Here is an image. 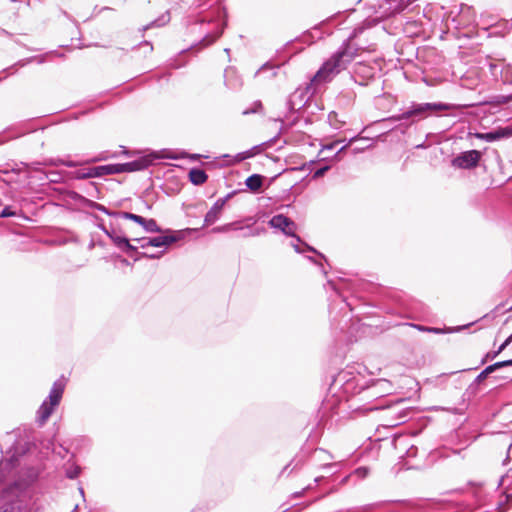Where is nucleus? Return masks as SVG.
Instances as JSON below:
<instances>
[{
  "label": "nucleus",
  "mask_w": 512,
  "mask_h": 512,
  "mask_svg": "<svg viewBox=\"0 0 512 512\" xmlns=\"http://www.w3.org/2000/svg\"><path fill=\"white\" fill-rule=\"evenodd\" d=\"M40 473L39 465H27L17 452L0 461V512H32Z\"/></svg>",
  "instance_id": "obj_1"
},
{
  "label": "nucleus",
  "mask_w": 512,
  "mask_h": 512,
  "mask_svg": "<svg viewBox=\"0 0 512 512\" xmlns=\"http://www.w3.org/2000/svg\"><path fill=\"white\" fill-rule=\"evenodd\" d=\"M176 156L173 155H156L154 153H149L146 155H141L137 159L126 162V163H117V164H106L100 165L96 167L89 168L86 172L78 171L75 174V179H89V178H99L105 175H113L120 173H130L135 171H143L154 164V161L157 159H176Z\"/></svg>",
  "instance_id": "obj_2"
},
{
  "label": "nucleus",
  "mask_w": 512,
  "mask_h": 512,
  "mask_svg": "<svg viewBox=\"0 0 512 512\" xmlns=\"http://www.w3.org/2000/svg\"><path fill=\"white\" fill-rule=\"evenodd\" d=\"M357 56V49L351 47L350 43H346L342 50L334 53L328 60H326L320 69L311 79V86H318L322 83L328 82L332 76L338 74L341 70L345 69Z\"/></svg>",
  "instance_id": "obj_3"
},
{
  "label": "nucleus",
  "mask_w": 512,
  "mask_h": 512,
  "mask_svg": "<svg viewBox=\"0 0 512 512\" xmlns=\"http://www.w3.org/2000/svg\"><path fill=\"white\" fill-rule=\"evenodd\" d=\"M66 387V380L61 377L54 381L48 397L42 402L37 411V422L43 425L53 414L55 408L60 404Z\"/></svg>",
  "instance_id": "obj_4"
},
{
  "label": "nucleus",
  "mask_w": 512,
  "mask_h": 512,
  "mask_svg": "<svg viewBox=\"0 0 512 512\" xmlns=\"http://www.w3.org/2000/svg\"><path fill=\"white\" fill-rule=\"evenodd\" d=\"M405 402H406L405 399L400 398V399H397V401H395L389 405H386V406L374 405V406L369 407L368 410L374 411V410L386 409L389 416L393 420L391 422L390 426H397L399 424H402V423H405L406 421H408L412 417V414L414 413V411L411 407L403 406V404Z\"/></svg>",
  "instance_id": "obj_5"
},
{
  "label": "nucleus",
  "mask_w": 512,
  "mask_h": 512,
  "mask_svg": "<svg viewBox=\"0 0 512 512\" xmlns=\"http://www.w3.org/2000/svg\"><path fill=\"white\" fill-rule=\"evenodd\" d=\"M447 109H449V106L443 103L415 104L411 107V110L403 114V118L417 117L418 119H424Z\"/></svg>",
  "instance_id": "obj_6"
},
{
  "label": "nucleus",
  "mask_w": 512,
  "mask_h": 512,
  "mask_svg": "<svg viewBox=\"0 0 512 512\" xmlns=\"http://www.w3.org/2000/svg\"><path fill=\"white\" fill-rule=\"evenodd\" d=\"M482 153L472 149L456 155L451 160V166L457 169L470 170L478 166Z\"/></svg>",
  "instance_id": "obj_7"
},
{
  "label": "nucleus",
  "mask_w": 512,
  "mask_h": 512,
  "mask_svg": "<svg viewBox=\"0 0 512 512\" xmlns=\"http://www.w3.org/2000/svg\"><path fill=\"white\" fill-rule=\"evenodd\" d=\"M285 143H286V140H282L280 136H275L265 142H262L258 145L253 146L252 148H250L246 151L238 153L235 156V159H236V161L240 162L245 159L252 158L257 154H260L267 148L276 147V150H278V149L282 148Z\"/></svg>",
  "instance_id": "obj_8"
},
{
  "label": "nucleus",
  "mask_w": 512,
  "mask_h": 512,
  "mask_svg": "<svg viewBox=\"0 0 512 512\" xmlns=\"http://www.w3.org/2000/svg\"><path fill=\"white\" fill-rule=\"evenodd\" d=\"M365 131L366 130H361L357 136L351 137L346 145L341 146L337 150L336 155L339 154L340 152H342L347 147H351L352 152L354 154L361 153V152L365 151L366 149L372 147L376 138L381 137V135L363 136V133Z\"/></svg>",
  "instance_id": "obj_9"
},
{
  "label": "nucleus",
  "mask_w": 512,
  "mask_h": 512,
  "mask_svg": "<svg viewBox=\"0 0 512 512\" xmlns=\"http://www.w3.org/2000/svg\"><path fill=\"white\" fill-rule=\"evenodd\" d=\"M269 225L272 228L279 229L285 235L295 238L298 242L301 241L300 237L296 235V224L290 218L283 214L274 215L269 220Z\"/></svg>",
  "instance_id": "obj_10"
},
{
  "label": "nucleus",
  "mask_w": 512,
  "mask_h": 512,
  "mask_svg": "<svg viewBox=\"0 0 512 512\" xmlns=\"http://www.w3.org/2000/svg\"><path fill=\"white\" fill-rule=\"evenodd\" d=\"M237 194V191H231L223 198H219L213 206L210 208V210L206 213L204 217V226H208L211 224H214L220 217L221 212L227 203L228 200H230L234 195Z\"/></svg>",
  "instance_id": "obj_11"
},
{
  "label": "nucleus",
  "mask_w": 512,
  "mask_h": 512,
  "mask_svg": "<svg viewBox=\"0 0 512 512\" xmlns=\"http://www.w3.org/2000/svg\"><path fill=\"white\" fill-rule=\"evenodd\" d=\"M166 232L169 234L149 237L147 243L152 247L170 246L183 238L182 231L166 230Z\"/></svg>",
  "instance_id": "obj_12"
},
{
  "label": "nucleus",
  "mask_w": 512,
  "mask_h": 512,
  "mask_svg": "<svg viewBox=\"0 0 512 512\" xmlns=\"http://www.w3.org/2000/svg\"><path fill=\"white\" fill-rule=\"evenodd\" d=\"M357 378L349 370L340 371L333 379V385H339L345 392H349L355 387Z\"/></svg>",
  "instance_id": "obj_13"
},
{
  "label": "nucleus",
  "mask_w": 512,
  "mask_h": 512,
  "mask_svg": "<svg viewBox=\"0 0 512 512\" xmlns=\"http://www.w3.org/2000/svg\"><path fill=\"white\" fill-rule=\"evenodd\" d=\"M120 148H121L120 154L126 155L128 157L135 156L136 154L139 153L137 151H130L125 146H120ZM118 155H119L118 152L111 153L109 151H102L98 155H96L95 157L90 159L88 162L89 163H96V162L106 161V160H109L111 158H116V157H118Z\"/></svg>",
  "instance_id": "obj_14"
},
{
  "label": "nucleus",
  "mask_w": 512,
  "mask_h": 512,
  "mask_svg": "<svg viewBox=\"0 0 512 512\" xmlns=\"http://www.w3.org/2000/svg\"><path fill=\"white\" fill-rule=\"evenodd\" d=\"M477 138L483 139L487 142L508 138L512 136V130H493L487 133H474Z\"/></svg>",
  "instance_id": "obj_15"
},
{
  "label": "nucleus",
  "mask_w": 512,
  "mask_h": 512,
  "mask_svg": "<svg viewBox=\"0 0 512 512\" xmlns=\"http://www.w3.org/2000/svg\"><path fill=\"white\" fill-rule=\"evenodd\" d=\"M188 178L193 185L199 186L207 181L208 175L203 169L193 167L189 170Z\"/></svg>",
  "instance_id": "obj_16"
},
{
  "label": "nucleus",
  "mask_w": 512,
  "mask_h": 512,
  "mask_svg": "<svg viewBox=\"0 0 512 512\" xmlns=\"http://www.w3.org/2000/svg\"><path fill=\"white\" fill-rule=\"evenodd\" d=\"M493 372H495V370L493 369L492 365H488L477 375L474 381L469 385V387L466 390V393L475 394L477 385L484 381Z\"/></svg>",
  "instance_id": "obj_17"
},
{
  "label": "nucleus",
  "mask_w": 512,
  "mask_h": 512,
  "mask_svg": "<svg viewBox=\"0 0 512 512\" xmlns=\"http://www.w3.org/2000/svg\"><path fill=\"white\" fill-rule=\"evenodd\" d=\"M264 176L261 174H252L245 180V185L250 191L257 193L262 189Z\"/></svg>",
  "instance_id": "obj_18"
},
{
  "label": "nucleus",
  "mask_w": 512,
  "mask_h": 512,
  "mask_svg": "<svg viewBox=\"0 0 512 512\" xmlns=\"http://www.w3.org/2000/svg\"><path fill=\"white\" fill-rule=\"evenodd\" d=\"M512 343V334L506 338V340L499 346L496 347V351L488 352L482 358L480 364L484 365L488 360L496 358L508 345Z\"/></svg>",
  "instance_id": "obj_19"
},
{
  "label": "nucleus",
  "mask_w": 512,
  "mask_h": 512,
  "mask_svg": "<svg viewBox=\"0 0 512 512\" xmlns=\"http://www.w3.org/2000/svg\"><path fill=\"white\" fill-rule=\"evenodd\" d=\"M117 248L130 257L133 256L135 253H138V247L132 245L128 237L127 239H121L120 241H118Z\"/></svg>",
  "instance_id": "obj_20"
},
{
  "label": "nucleus",
  "mask_w": 512,
  "mask_h": 512,
  "mask_svg": "<svg viewBox=\"0 0 512 512\" xmlns=\"http://www.w3.org/2000/svg\"><path fill=\"white\" fill-rule=\"evenodd\" d=\"M65 476L69 479H76L81 471L80 466L70 461L64 465Z\"/></svg>",
  "instance_id": "obj_21"
},
{
  "label": "nucleus",
  "mask_w": 512,
  "mask_h": 512,
  "mask_svg": "<svg viewBox=\"0 0 512 512\" xmlns=\"http://www.w3.org/2000/svg\"><path fill=\"white\" fill-rule=\"evenodd\" d=\"M143 229L148 233H160L162 229L159 227L155 219H145L141 223Z\"/></svg>",
  "instance_id": "obj_22"
},
{
  "label": "nucleus",
  "mask_w": 512,
  "mask_h": 512,
  "mask_svg": "<svg viewBox=\"0 0 512 512\" xmlns=\"http://www.w3.org/2000/svg\"><path fill=\"white\" fill-rule=\"evenodd\" d=\"M153 153L156 154V155H159V156H161V155H173V156L177 157L176 159L186 158L187 157V158H189L191 160H198L201 157L200 154H187L186 152H182L181 155H177V154H175V153H173L171 151L165 150V149L161 150L159 152H153Z\"/></svg>",
  "instance_id": "obj_23"
},
{
  "label": "nucleus",
  "mask_w": 512,
  "mask_h": 512,
  "mask_svg": "<svg viewBox=\"0 0 512 512\" xmlns=\"http://www.w3.org/2000/svg\"><path fill=\"white\" fill-rule=\"evenodd\" d=\"M114 215H117L123 219L134 221L139 225H141V223L144 221V217L134 214V213H131V212H119V213H114Z\"/></svg>",
  "instance_id": "obj_24"
},
{
  "label": "nucleus",
  "mask_w": 512,
  "mask_h": 512,
  "mask_svg": "<svg viewBox=\"0 0 512 512\" xmlns=\"http://www.w3.org/2000/svg\"><path fill=\"white\" fill-rule=\"evenodd\" d=\"M110 239L113 242V244L117 247V242L121 239H127L126 235H123L120 230H117L114 228L113 234L110 235Z\"/></svg>",
  "instance_id": "obj_25"
},
{
  "label": "nucleus",
  "mask_w": 512,
  "mask_h": 512,
  "mask_svg": "<svg viewBox=\"0 0 512 512\" xmlns=\"http://www.w3.org/2000/svg\"><path fill=\"white\" fill-rule=\"evenodd\" d=\"M164 254V251H161V252H158V253H154V254H148V253H139V257H136L135 258V261H138L142 258H146V259H159L160 257H162V255Z\"/></svg>",
  "instance_id": "obj_26"
},
{
  "label": "nucleus",
  "mask_w": 512,
  "mask_h": 512,
  "mask_svg": "<svg viewBox=\"0 0 512 512\" xmlns=\"http://www.w3.org/2000/svg\"><path fill=\"white\" fill-rule=\"evenodd\" d=\"M353 474L357 476L359 479H364L369 474V470L367 467H358L354 470Z\"/></svg>",
  "instance_id": "obj_27"
},
{
  "label": "nucleus",
  "mask_w": 512,
  "mask_h": 512,
  "mask_svg": "<svg viewBox=\"0 0 512 512\" xmlns=\"http://www.w3.org/2000/svg\"><path fill=\"white\" fill-rule=\"evenodd\" d=\"M15 215H16V211L13 210L10 206H5L0 212L1 218H8V217L15 216Z\"/></svg>",
  "instance_id": "obj_28"
},
{
  "label": "nucleus",
  "mask_w": 512,
  "mask_h": 512,
  "mask_svg": "<svg viewBox=\"0 0 512 512\" xmlns=\"http://www.w3.org/2000/svg\"><path fill=\"white\" fill-rule=\"evenodd\" d=\"M493 369L496 371L503 367L512 366V359L504 360V361H498L493 364H491Z\"/></svg>",
  "instance_id": "obj_29"
},
{
  "label": "nucleus",
  "mask_w": 512,
  "mask_h": 512,
  "mask_svg": "<svg viewBox=\"0 0 512 512\" xmlns=\"http://www.w3.org/2000/svg\"><path fill=\"white\" fill-rule=\"evenodd\" d=\"M330 169V166L326 165V166H323V167H320L319 169H317L316 171H314L313 175H312V178L313 179H318L322 176L325 175V173Z\"/></svg>",
  "instance_id": "obj_30"
},
{
  "label": "nucleus",
  "mask_w": 512,
  "mask_h": 512,
  "mask_svg": "<svg viewBox=\"0 0 512 512\" xmlns=\"http://www.w3.org/2000/svg\"><path fill=\"white\" fill-rule=\"evenodd\" d=\"M149 237L133 238L132 241L138 243L141 248H147L150 244L147 243Z\"/></svg>",
  "instance_id": "obj_31"
},
{
  "label": "nucleus",
  "mask_w": 512,
  "mask_h": 512,
  "mask_svg": "<svg viewBox=\"0 0 512 512\" xmlns=\"http://www.w3.org/2000/svg\"><path fill=\"white\" fill-rule=\"evenodd\" d=\"M304 246H305V250H307V251H311V252H313V253H316L317 255H319L321 258H323V259L327 262V260H326L325 256H324L322 253L318 252L315 248H313V247L309 246V245H308V244H306V243H304Z\"/></svg>",
  "instance_id": "obj_32"
},
{
  "label": "nucleus",
  "mask_w": 512,
  "mask_h": 512,
  "mask_svg": "<svg viewBox=\"0 0 512 512\" xmlns=\"http://www.w3.org/2000/svg\"><path fill=\"white\" fill-rule=\"evenodd\" d=\"M94 207H95L98 211H100V212H103V213H105V214H107V215H112V213H110V212H109V210H108L105 206H103V205H101V204L94 203Z\"/></svg>",
  "instance_id": "obj_33"
},
{
  "label": "nucleus",
  "mask_w": 512,
  "mask_h": 512,
  "mask_svg": "<svg viewBox=\"0 0 512 512\" xmlns=\"http://www.w3.org/2000/svg\"><path fill=\"white\" fill-rule=\"evenodd\" d=\"M405 325L414 327V328L418 329L419 331H427V332L432 331V329H430L429 327H425V326H421V325H417V324L406 323Z\"/></svg>",
  "instance_id": "obj_34"
},
{
  "label": "nucleus",
  "mask_w": 512,
  "mask_h": 512,
  "mask_svg": "<svg viewBox=\"0 0 512 512\" xmlns=\"http://www.w3.org/2000/svg\"><path fill=\"white\" fill-rule=\"evenodd\" d=\"M378 505L379 504H377V503L368 504V505L363 506L361 509L363 510V512H369V511L375 509Z\"/></svg>",
  "instance_id": "obj_35"
},
{
  "label": "nucleus",
  "mask_w": 512,
  "mask_h": 512,
  "mask_svg": "<svg viewBox=\"0 0 512 512\" xmlns=\"http://www.w3.org/2000/svg\"><path fill=\"white\" fill-rule=\"evenodd\" d=\"M339 143H340V141L332 142V143H330V144L325 145V146L323 147V149H324V150H330V151H332V150H334V149L337 147V145H338Z\"/></svg>",
  "instance_id": "obj_36"
},
{
  "label": "nucleus",
  "mask_w": 512,
  "mask_h": 512,
  "mask_svg": "<svg viewBox=\"0 0 512 512\" xmlns=\"http://www.w3.org/2000/svg\"><path fill=\"white\" fill-rule=\"evenodd\" d=\"M54 451L62 458H64L65 454L68 452V450L66 448H64L62 445L59 446V450L55 449Z\"/></svg>",
  "instance_id": "obj_37"
},
{
  "label": "nucleus",
  "mask_w": 512,
  "mask_h": 512,
  "mask_svg": "<svg viewBox=\"0 0 512 512\" xmlns=\"http://www.w3.org/2000/svg\"><path fill=\"white\" fill-rule=\"evenodd\" d=\"M12 137L6 135L5 133H0V145L8 142Z\"/></svg>",
  "instance_id": "obj_38"
},
{
  "label": "nucleus",
  "mask_w": 512,
  "mask_h": 512,
  "mask_svg": "<svg viewBox=\"0 0 512 512\" xmlns=\"http://www.w3.org/2000/svg\"><path fill=\"white\" fill-rule=\"evenodd\" d=\"M337 466H338L337 463H326V464L322 465L321 468L324 470H327V469L335 468Z\"/></svg>",
  "instance_id": "obj_39"
},
{
  "label": "nucleus",
  "mask_w": 512,
  "mask_h": 512,
  "mask_svg": "<svg viewBox=\"0 0 512 512\" xmlns=\"http://www.w3.org/2000/svg\"><path fill=\"white\" fill-rule=\"evenodd\" d=\"M431 145H432V142H431V141H429L428 143H420V144H416V145H415V147H416V148H427V147H429V146H431Z\"/></svg>",
  "instance_id": "obj_40"
},
{
  "label": "nucleus",
  "mask_w": 512,
  "mask_h": 512,
  "mask_svg": "<svg viewBox=\"0 0 512 512\" xmlns=\"http://www.w3.org/2000/svg\"><path fill=\"white\" fill-rule=\"evenodd\" d=\"M310 488H311V486H307V487H306V488H304L302 491L294 493V497L298 498V497L302 496V495L304 494V492H305L306 490L310 489Z\"/></svg>",
  "instance_id": "obj_41"
},
{
  "label": "nucleus",
  "mask_w": 512,
  "mask_h": 512,
  "mask_svg": "<svg viewBox=\"0 0 512 512\" xmlns=\"http://www.w3.org/2000/svg\"><path fill=\"white\" fill-rule=\"evenodd\" d=\"M293 247H294V250L297 252V253H303L304 252V249H302L299 244H293Z\"/></svg>",
  "instance_id": "obj_42"
},
{
  "label": "nucleus",
  "mask_w": 512,
  "mask_h": 512,
  "mask_svg": "<svg viewBox=\"0 0 512 512\" xmlns=\"http://www.w3.org/2000/svg\"><path fill=\"white\" fill-rule=\"evenodd\" d=\"M120 258V262L123 264V265H130V262L126 259V258H121L120 256H118Z\"/></svg>",
  "instance_id": "obj_43"
},
{
  "label": "nucleus",
  "mask_w": 512,
  "mask_h": 512,
  "mask_svg": "<svg viewBox=\"0 0 512 512\" xmlns=\"http://www.w3.org/2000/svg\"><path fill=\"white\" fill-rule=\"evenodd\" d=\"M503 505H504L503 502H500L498 504V507H497L498 512H504L506 510L505 508H503Z\"/></svg>",
  "instance_id": "obj_44"
},
{
  "label": "nucleus",
  "mask_w": 512,
  "mask_h": 512,
  "mask_svg": "<svg viewBox=\"0 0 512 512\" xmlns=\"http://www.w3.org/2000/svg\"><path fill=\"white\" fill-rule=\"evenodd\" d=\"M64 165L67 166V167H75L76 163L73 162V161H68V162L64 163Z\"/></svg>",
  "instance_id": "obj_45"
},
{
  "label": "nucleus",
  "mask_w": 512,
  "mask_h": 512,
  "mask_svg": "<svg viewBox=\"0 0 512 512\" xmlns=\"http://www.w3.org/2000/svg\"><path fill=\"white\" fill-rule=\"evenodd\" d=\"M228 227H229V225L224 226V227H216V228H214V229H213V231H224V230H226Z\"/></svg>",
  "instance_id": "obj_46"
},
{
  "label": "nucleus",
  "mask_w": 512,
  "mask_h": 512,
  "mask_svg": "<svg viewBox=\"0 0 512 512\" xmlns=\"http://www.w3.org/2000/svg\"><path fill=\"white\" fill-rule=\"evenodd\" d=\"M506 502L509 503V504H512V494H507L506 495Z\"/></svg>",
  "instance_id": "obj_47"
},
{
  "label": "nucleus",
  "mask_w": 512,
  "mask_h": 512,
  "mask_svg": "<svg viewBox=\"0 0 512 512\" xmlns=\"http://www.w3.org/2000/svg\"><path fill=\"white\" fill-rule=\"evenodd\" d=\"M322 479H324V476L316 477V478L314 479V482H315L316 484H319V483L322 481Z\"/></svg>",
  "instance_id": "obj_48"
},
{
  "label": "nucleus",
  "mask_w": 512,
  "mask_h": 512,
  "mask_svg": "<svg viewBox=\"0 0 512 512\" xmlns=\"http://www.w3.org/2000/svg\"><path fill=\"white\" fill-rule=\"evenodd\" d=\"M290 467V464H287L281 471V475H283L284 473L288 472V469Z\"/></svg>",
  "instance_id": "obj_49"
},
{
  "label": "nucleus",
  "mask_w": 512,
  "mask_h": 512,
  "mask_svg": "<svg viewBox=\"0 0 512 512\" xmlns=\"http://www.w3.org/2000/svg\"><path fill=\"white\" fill-rule=\"evenodd\" d=\"M258 109H262V104L260 102L256 104V108L253 110V112H256Z\"/></svg>",
  "instance_id": "obj_50"
},
{
  "label": "nucleus",
  "mask_w": 512,
  "mask_h": 512,
  "mask_svg": "<svg viewBox=\"0 0 512 512\" xmlns=\"http://www.w3.org/2000/svg\"><path fill=\"white\" fill-rule=\"evenodd\" d=\"M328 284H329V285H330V286H331L335 291H337V290H338V289H337V287L335 286V284H334L332 281H330V280H329V281H328Z\"/></svg>",
  "instance_id": "obj_51"
},
{
  "label": "nucleus",
  "mask_w": 512,
  "mask_h": 512,
  "mask_svg": "<svg viewBox=\"0 0 512 512\" xmlns=\"http://www.w3.org/2000/svg\"><path fill=\"white\" fill-rule=\"evenodd\" d=\"M431 329H432L431 332H433V333H437L438 334V333L441 332V330L439 328H431Z\"/></svg>",
  "instance_id": "obj_52"
},
{
  "label": "nucleus",
  "mask_w": 512,
  "mask_h": 512,
  "mask_svg": "<svg viewBox=\"0 0 512 512\" xmlns=\"http://www.w3.org/2000/svg\"><path fill=\"white\" fill-rule=\"evenodd\" d=\"M102 231L107 235V233L109 232V229H107L106 227L102 226L101 227Z\"/></svg>",
  "instance_id": "obj_53"
},
{
  "label": "nucleus",
  "mask_w": 512,
  "mask_h": 512,
  "mask_svg": "<svg viewBox=\"0 0 512 512\" xmlns=\"http://www.w3.org/2000/svg\"><path fill=\"white\" fill-rule=\"evenodd\" d=\"M509 461H510V457H509V455H507V457L505 458L503 464L506 465Z\"/></svg>",
  "instance_id": "obj_54"
},
{
  "label": "nucleus",
  "mask_w": 512,
  "mask_h": 512,
  "mask_svg": "<svg viewBox=\"0 0 512 512\" xmlns=\"http://www.w3.org/2000/svg\"><path fill=\"white\" fill-rule=\"evenodd\" d=\"M114 228L109 229V232L107 233V236L110 238V235L113 234Z\"/></svg>",
  "instance_id": "obj_55"
},
{
  "label": "nucleus",
  "mask_w": 512,
  "mask_h": 512,
  "mask_svg": "<svg viewBox=\"0 0 512 512\" xmlns=\"http://www.w3.org/2000/svg\"><path fill=\"white\" fill-rule=\"evenodd\" d=\"M79 494H81L82 496H84V489L82 487L79 488Z\"/></svg>",
  "instance_id": "obj_56"
},
{
  "label": "nucleus",
  "mask_w": 512,
  "mask_h": 512,
  "mask_svg": "<svg viewBox=\"0 0 512 512\" xmlns=\"http://www.w3.org/2000/svg\"><path fill=\"white\" fill-rule=\"evenodd\" d=\"M139 253H140V252L138 251V253H135V254L132 256L134 260H135V258H136V257H139Z\"/></svg>",
  "instance_id": "obj_57"
},
{
  "label": "nucleus",
  "mask_w": 512,
  "mask_h": 512,
  "mask_svg": "<svg viewBox=\"0 0 512 512\" xmlns=\"http://www.w3.org/2000/svg\"><path fill=\"white\" fill-rule=\"evenodd\" d=\"M308 259L311 260L315 264L317 263V261L314 258H312V257H308Z\"/></svg>",
  "instance_id": "obj_58"
},
{
  "label": "nucleus",
  "mask_w": 512,
  "mask_h": 512,
  "mask_svg": "<svg viewBox=\"0 0 512 512\" xmlns=\"http://www.w3.org/2000/svg\"><path fill=\"white\" fill-rule=\"evenodd\" d=\"M348 480V476L343 478V480L341 481V483H345L346 481Z\"/></svg>",
  "instance_id": "obj_59"
},
{
  "label": "nucleus",
  "mask_w": 512,
  "mask_h": 512,
  "mask_svg": "<svg viewBox=\"0 0 512 512\" xmlns=\"http://www.w3.org/2000/svg\"><path fill=\"white\" fill-rule=\"evenodd\" d=\"M412 449H413V448H411V449L408 451L409 456L413 455V454H412V451H411Z\"/></svg>",
  "instance_id": "obj_60"
},
{
  "label": "nucleus",
  "mask_w": 512,
  "mask_h": 512,
  "mask_svg": "<svg viewBox=\"0 0 512 512\" xmlns=\"http://www.w3.org/2000/svg\"><path fill=\"white\" fill-rule=\"evenodd\" d=\"M404 9V6H401L397 11H402Z\"/></svg>",
  "instance_id": "obj_61"
},
{
  "label": "nucleus",
  "mask_w": 512,
  "mask_h": 512,
  "mask_svg": "<svg viewBox=\"0 0 512 512\" xmlns=\"http://www.w3.org/2000/svg\"><path fill=\"white\" fill-rule=\"evenodd\" d=\"M508 311H512V306L508 309Z\"/></svg>",
  "instance_id": "obj_62"
}]
</instances>
